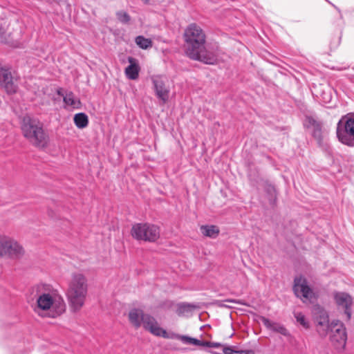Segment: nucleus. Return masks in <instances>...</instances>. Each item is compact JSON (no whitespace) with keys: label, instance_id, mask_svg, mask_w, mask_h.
I'll return each mask as SVG.
<instances>
[{"label":"nucleus","instance_id":"1","mask_svg":"<svg viewBox=\"0 0 354 354\" xmlns=\"http://www.w3.org/2000/svg\"><path fill=\"white\" fill-rule=\"evenodd\" d=\"M186 42L185 52L192 59L205 64H214L218 61V46L205 44V35L203 29L196 24L187 26L184 33Z\"/></svg>","mask_w":354,"mask_h":354},{"label":"nucleus","instance_id":"2","mask_svg":"<svg viewBox=\"0 0 354 354\" xmlns=\"http://www.w3.org/2000/svg\"><path fill=\"white\" fill-rule=\"evenodd\" d=\"M36 305L34 311L39 316L56 318L66 310V304L57 290L46 284L36 288Z\"/></svg>","mask_w":354,"mask_h":354},{"label":"nucleus","instance_id":"3","mask_svg":"<svg viewBox=\"0 0 354 354\" xmlns=\"http://www.w3.org/2000/svg\"><path fill=\"white\" fill-rule=\"evenodd\" d=\"M87 290L86 277L80 273L73 274L66 292L70 306L73 311L80 310L84 306Z\"/></svg>","mask_w":354,"mask_h":354},{"label":"nucleus","instance_id":"4","mask_svg":"<svg viewBox=\"0 0 354 354\" xmlns=\"http://www.w3.org/2000/svg\"><path fill=\"white\" fill-rule=\"evenodd\" d=\"M21 131L24 136L34 145L39 147L46 145V136L38 120L30 115L24 116L21 122Z\"/></svg>","mask_w":354,"mask_h":354},{"label":"nucleus","instance_id":"5","mask_svg":"<svg viewBox=\"0 0 354 354\" xmlns=\"http://www.w3.org/2000/svg\"><path fill=\"white\" fill-rule=\"evenodd\" d=\"M337 137L339 141L348 147H354V115L342 117L337 124Z\"/></svg>","mask_w":354,"mask_h":354},{"label":"nucleus","instance_id":"6","mask_svg":"<svg viewBox=\"0 0 354 354\" xmlns=\"http://www.w3.org/2000/svg\"><path fill=\"white\" fill-rule=\"evenodd\" d=\"M25 253L23 246L12 237L0 234V257L19 259Z\"/></svg>","mask_w":354,"mask_h":354},{"label":"nucleus","instance_id":"7","mask_svg":"<svg viewBox=\"0 0 354 354\" xmlns=\"http://www.w3.org/2000/svg\"><path fill=\"white\" fill-rule=\"evenodd\" d=\"M132 236L139 241L153 242L160 236L159 227L149 223H136L132 226Z\"/></svg>","mask_w":354,"mask_h":354},{"label":"nucleus","instance_id":"8","mask_svg":"<svg viewBox=\"0 0 354 354\" xmlns=\"http://www.w3.org/2000/svg\"><path fill=\"white\" fill-rule=\"evenodd\" d=\"M293 291L297 297L304 303L313 302L317 297L315 290L308 284L307 279L302 277H296L294 279Z\"/></svg>","mask_w":354,"mask_h":354},{"label":"nucleus","instance_id":"9","mask_svg":"<svg viewBox=\"0 0 354 354\" xmlns=\"http://www.w3.org/2000/svg\"><path fill=\"white\" fill-rule=\"evenodd\" d=\"M142 326L146 330L157 337L173 339H177L178 335V334L173 332H167L166 330L160 326L156 318L149 314L144 316Z\"/></svg>","mask_w":354,"mask_h":354},{"label":"nucleus","instance_id":"10","mask_svg":"<svg viewBox=\"0 0 354 354\" xmlns=\"http://www.w3.org/2000/svg\"><path fill=\"white\" fill-rule=\"evenodd\" d=\"M330 331L331 333L330 339L334 346L338 350L344 348L347 335L344 324L338 320L333 321L330 324Z\"/></svg>","mask_w":354,"mask_h":354},{"label":"nucleus","instance_id":"11","mask_svg":"<svg viewBox=\"0 0 354 354\" xmlns=\"http://www.w3.org/2000/svg\"><path fill=\"white\" fill-rule=\"evenodd\" d=\"M313 314L317 323V330L321 335H325L330 330L327 312L319 306L315 307Z\"/></svg>","mask_w":354,"mask_h":354},{"label":"nucleus","instance_id":"12","mask_svg":"<svg viewBox=\"0 0 354 354\" xmlns=\"http://www.w3.org/2000/svg\"><path fill=\"white\" fill-rule=\"evenodd\" d=\"M151 80L157 97L165 103L169 98V88L166 86L164 78L160 75H153Z\"/></svg>","mask_w":354,"mask_h":354},{"label":"nucleus","instance_id":"13","mask_svg":"<svg viewBox=\"0 0 354 354\" xmlns=\"http://www.w3.org/2000/svg\"><path fill=\"white\" fill-rule=\"evenodd\" d=\"M335 301L339 308L344 309L348 320L351 317V306L353 304V298L347 293L344 292H337L334 294Z\"/></svg>","mask_w":354,"mask_h":354},{"label":"nucleus","instance_id":"14","mask_svg":"<svg viewBox=\"0 0 354 354\" xmlns=\"http://www.w3.org/2000/svg\"><path fill=\"white\" fill-rule=\"evenodd\" d=\"M0 86L3 87L9 94L15 93L17 89L11 73L8 69L1 67H0Z\"/></svg>","mask_w":354,"mask_h":354},{"label":"nucleus","instance_id":"15","mask_svg":"<svg viewBox=\"0 0 354 354\" xmlns=\"http://www.w3.org/2000/svg\"><path fill=\"white\" fill-rule=\"evenodd\" d=\"M57 93L63 97V100L66 107L73 109H77L80 108L81 102L72 91H66L64 93L62 90H59Z\"/></svg>","mask_w":354,"mask_h":354},{"label":"nucleus","instance_id":"16","mask_svg":"<svg viewBox=\"0 0 354 354\" xmlns=\"http://www.w3.org/2000/svg\"><path fill=\"white\" fill-rule=\"evenodd\" d=\"M261 321L263 324L268 330H270L275 333H278L285 337L290 336V332L283 324L278 322H272L266 317H262Z\"/></svg>","mask_w":354,"mask_h":354},{"label":"nucleus","instance_id":"17","mask_svg":"<svg viewBox=\"0 0 354 354\" xmlns=\"http://www.w3.org/2000/svg\"><path fill=\"white\" fill-rule=\"evenodd\" d=\"M146 313L139 308L131 309L128 314L129 321L131 324L136 328H139L142 324L143 317Z\"/></svg>","mask_w":354,"mask_h":354},{"label":"nucleus","instance_id":"18","mask_svg":"<svg viewBox=\"0 0 354 354\" xmlns=\"http://www.w3.org/2000/svg\"><path fill=\"white\" fill-rule=\"evenodd\" d=\"M129 65L125 68V74L129 80H135L138 79L140 71L138 61L132 57L128 58Z\"/></svg>","mask_w":354,"mask_h":354},{"label":"nucleus","instance_id":"19","mask_svg":"<svg viewBox=\"0 0 354 354\" xmlns=\"http://www.w3.org/2000/svg\"><path fill=\"white\" fill-rule=\"evenodd\" d=\"M177 339L180 340L184 344H193L196 346L211 347V342L208 341H201L198 339L191 337L187 335H178Z\"/></svg>","mask_w":354,"mask_h":354},{"label":"nucleus","instance_id":"20","mask_svg":"<svg viewBox=\"0 0 354 354\" xmlns=\"http://www.w3.org/2000/svg\"><path fill=\"white\" fill-rule=\"evenodd\" d=\"M308 127L312 129L313 136L317 140L322 139V127L320 124L313 118L307 119Z\"/></svg>","mask_w":354,"mask_h":354},{"label":"nucleus","instance_id":"21","mask_svg":"<svg viewBox=\"0 0 354 354\" xmlns=\"http://www.w3.org/2000/svg\"><path fill=\"white\" fill-rule=\"evenodd\" d=\"M73 121L78 129H84L88 124V118L84 113H79L74 115Z\"/></svg>","mask_w":354,"mask_h":354},{"label":"nucleus","instance_id":"22","mask_svg":"<svg viewBox=\"0 0 354 354\" xmlns=\"http://www.w3.org/2000/svg\"><path fill=\"white\" fill-rule=\"evenodd\" d=\"M201 232L205 236L216 238L219 234V229L215 225H202Z\"/></svg>","mask_w":354,"mask_h":354},{"label":"nucleus","instance_id":"23","mask_svg":"<svg viewBox=\"0 0 354 354\" xmlns=\"http://www.w3.org/2000/svg\"><path fill=\"white\" fill-rule=\"evenodd\" d=\"M135 41L136 44L142 49H147L152 46V41L150 39L145 38L143 36L136 37Z\"/></svg>","mask_w":354,"mask_h":354},{"label":"nucleus","instance_id":"24","mask_svg":"<svg viewBox=\"0 0 354 354\" xmlns=\"http://www.w3.org/2000/svg\"><path fill=\"white\" fill-rule=\"evenodd\" d=\"M294 316L297 323L302 326L304 328L308 329L310 328V322L302 313L296 312L294 313Z\"/></svg>","mask_w":354,"mask_h":354},{"label":"nucleus","instance_id":"25","mask_svg":"<svg viewBox=\"0 0 354 354\" xmlns=\"http://www.w3.org/2000/svg\"><path fill=\"white\" fill-rule=\"evenodd\" d=\"M194 306L190 304H179L177 313L179 315H184L186 313H190Z\"/></svg>","mask_w":354,"mask_h":354},{"label":"nucleus","instance_id":"26","mask_svg":"<svg viewBox=\"0 0 354 354\" xmlns=\"http://www.w3.org/2000/svg\"><path fill=\"white\" fill-rule=\"evenodd\" d=\"M223 354H244L245 351H236L232 346H223Z\"/></svg>","mask_w":354,"mask_h":354},{"label":"nucleus","instance_id":"27","mask_svg":"<svg viewBox=\"0 0 354 354\" xmlns=\"http://www.w3.org/2000/svg\"><path fill=\"white\" fill-rule=\"evenodd\" d=\"M117 17L122 23H127L130 20L129 15L125 12H118L117 13Z\"/></svg>","mask_w":354,"mask_h":354},{"label":"nucleus","instance_id":"28","mask_svg":"<svg viewBox=\"0 0 354 354\" xmlns=\"http://www.w3.org/2000/svg\"><path fill=\"white\" fill-rule=\"evenodd\" d=\"M322 98L324 102H328L330 101L331 96L330 94L324 93Z\"/></svg>","mask_w":354,"mask_h":354},{"label":"nucleus","instance_id":"29","mask_svg":"<svg viewBox=\"0 0 354 354\" xmlns=\"http://www.w3.org/2000/svg\"><path fill=\"white\" fill-rule=\"evenodd\" d=\"M224 345L218 342H211L210 348H222Z\"/></svg>","mask_w":354,"mask_h":354},{"label":"nucleus","instance_id":"30","mask_svg":"<svg viewBox=\"0 0 354 354\" xmlns=\"http://www.w3.org/2000/svg\"><path fill=\"white\" fill-rule=\"evenodd\" d=\"M340 40H341L340 37H337L335 39V41L333 43H331V45L333 46V47H334V48L337 47L340 43Z\"/></svg>","mask_w":354,"mask_h":354},{"label":"nucleus","instance_id":"31","mask_svg":"<svg viewBox=\"0 0 354 354\" xmlns=\"http://www.w3.org/2000/svg\"><path fill=\"white\" fill-rule=\"evenodd\" d=\"M5 32V28L3 26L2 24L0 23V39L2 37V36L3 35Z\"/></svg>","mask_w":354,"mask_h":354},{"label":"nucleus","instance_id":"32","mask_svg":"<svg viewBox=\"0 0 354 354\" xmlns=\"http://www.w3.org/2000/svg\"><path fill=\"white\" fill-rule=\"evenodd\" d=\"M268 192H270V193H275V189H274V187L272 185H270L268 187Z\"/></svg>","mask_w":354,"mask_h":354},{"label":"nucleus","instance_id":"33","mask_svg":"<svg viewBox=\"0 0 354 354\" xmlns=\"http://www.w3.org/2000/svg\"><path fill=\"white\" fill-rule=\"evenodd\" d=\"M212 353L213 354H221V353H216V352H214V351H211Z\"/></svg>","mask_w":354,"mask_h":354},{"label":"nucleus","instance_id":"34","mask_svg":"<svg viewBox=\"0 0 354 354\" xmlns=\"http://www.w3.org/2000/svg\"><path fill=\"white\" fill-rule=\"evenodd\" d=\"M145 3L149 2V0H142Z\"/></svg>","mask_w":354,"mask_h":354},{"label":"nucleus","instance_id":"35","mask_svg":"<svg viewBox=\"0 0 354 354\" xmlns=\"http://www.w3.org/2000/svg\"><path fill=\"white\" fill-rule=\"evenodd\" d=\"M353 69H354V66H353Z\"/></svg>","mask_w":354,"mask_h":354}]
</instances>
